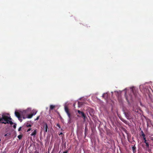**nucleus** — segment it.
I'll list each match as a JSON object with an SVG mask.
<instances>
[{
    "label": "nucleus",
    "instance_id": "4be33fe9",
    "mask_svg": "<svg viewBox=\"0 0 153 153\" xmlns=\"http://www.w3.org/2000/svg\"><path fill=\"white\" fill-rule=\"evenodd\" d=\"M31 129V128H29L27 131V132H28L30 131Z\"/></svg>",
    "mask_w": 153,
    "mask_h": 153
},
{
    "label": "nucleus",
    "instance_id": "1a4fd4ad",
    "mask_svg": "<svg viewBox=\"0 0 153 153\" xmlns=\"http://www.w3.org/2000/svg\"><path fill=\"white\" fill-rule=\"evenodd\" d=\"M146 144V150L148 149H149V142H147V141L146 142L144 143Z\"/></svg>",
    "mask_w": 153,
    "mask_h": 153
},
{
    "label": "nucleus",
    "instance_id": "ddd939ff",
    "mask_svg": "<svg viewBox=\"0 0 153 153\" xmlns=\"http://www.w3.org/2000/svg\"><path fill=\"white\" fill-rule=\"evenodd\" d=\"M55 107L54 105H51L50 106V110H51L53 109Z\"/></svg>",
    "mask_w": 153,
    "mask_h": 153
},
{
    "label": "nucleus",
    "instance_id": "b1692460",
    "mask_svg": "<svg viewBox=\"0 0 153 153\" xmlns=\"http://www.w3.org/2000/svg\"><path fill=\"white\" fill-rule=\"evenodd\" d=\"M13 127L14 128H15L16 127V124H14L13 126Z\"/></svg>",
    "mask_w": 153,
    "mask_h": 153
},
{
    "label": "nucleus",
    "instance_id": "7ed1b4c3",
    "mask_svg": "<svg viewBox=\"0 0 153 153\" xmlns=\"http://www.w3.org/2000/svg\"><path fill=\"white\" fill-rule=\"evenodd\" d=\"M131 91L134 97L135 98L137 97L138 94V93L137 89L134 87L131 88Z\"/></svg>",
    "mask_w": 153,
    "mask_h": 153
},
{
    "label": "nucleus",
    "instance_id": "412c9836",
    "mask_svg": "<svg viewBox=\"0 0 153 153\" xmlns=\"http://www.w3.org/2000/svg\"><path fill=\"white\" fill-rule=\"evenodd\" d=\"M22 127H20L18 129V131H21V130H22Z\"/></svg>",
    "mask_w": 153,
    "mask_h": 153
},
{
    "label": "nucleus",
    "instance_id": "20e7f679",
    "mask_svg": "<svg viewBox=\"0 0 153 153\" xmlns=\"http://www.w3.org/2000/svg\"><path fill=\"white\" fill-rule=\"evenodd\" d=\"M43 127L44 128V134H46L48 131V126L46 123H43Z\"/></svg>",
    "mask_w": 153,
    "mask_h": 153
},
{
    "label": "nucleus",
    "instance_id": "39448f33",
    "mask_svg": "<svg viewBox=\"0 0 153 153\" xmlns=\"http://www.w3.org/2000/svg\"><path fill=\"white\" fill-rule=\"evenodd\" d=\"M126 99L127 101L129 102V101L132 100L133 99V97L131 95H129L128 96H126Z\"/></svg>",
    "mask_w": 153,
    "mask_h": 153
},
{
    "label": "nucleus",
    "instance_id": "4468645a",
    "mask_svg": "<svg viewBox=\"0 0 153 153\" xmlns=\"http://www.w3.org/2000/svg\"><path fill=\"white\" fill-rule=\"evenodd\" d=\"M33 115V114H29L28 115L27 118H31L32 117Z\"/></svg>",
    "mask_w": 153,
    "mask_h": 153
},
{
    "label": "nucleus",
    "instance_id": "a878e982",
    "mask_svg": "<svg viewBox=\"0 0 153 153\" xmlns=\"http://www.w3.org/2000/svg\"><path fill=\"white\" fill-rule=\"evenodd\" d=\"M144 134V133H143V131H141V134Z\"/></svg>",
    "mask_w": 153,
    "mask_h": 153
},
{
    "label": "nucleus",
    "instance_id": "f257e3e1",
    "mask_svg": "<svg viewBox=\"0 0 153 153\" xmlns=\"http://www.w3.org/2000/svg\"><path fill=\"white\" fill-rule=\"evenodd\" d=\"M27 111L26 110L23 111H20L18 112L16 111L15 112V114L16 116L18 118L19 120L21 122L22 120V119L23 117L24 119L25 118L24 116L26 113Z\"/></svg>",
    "mask_w": 153,
    "mask_h": 153
},
{
    "label": "nucleus",
    "instance_id": "0eeeda50",
    "mask_svg": "<svg viewBox=\"0 0 153 153\" xmlns=\"http://www.w3.org/2000/svg\"><path fill=\"white\" fill-rule=\"evenodd\" d=\"M125 115L126 117L128 119H131V117L130 116L129 114L128 113H125Z\"/></svg>",
    "mask_w": 153,
    "mask_h": 153
},
{
    "label": "nucleus",
    "instance_id": "c85d7f7f",
    "mask_svg": "<svg viewBox=\"0 0 153 153\" xmlns=\"http://www.w3.org/2000/svg\"><path fill=\"white\" fill-rule=\"evenodd\" d=\"M132 139H134V137H132Z\"/></svg>",
    "mask_w": 153,
    "mask_h": 153
},
{
    "label": "nucleus",
    "instance_id": "6ab92c4d",
    "mask_svg": "<svg viewBox=\"0 0 153 153\" xmlns=\"http://www.w3.org/2000/svg\"><path fill=\"white\" fill-rule=\"evenodd\" d=\"M37 111L33 112L32 114H33V115H35Z\"/></svg>",
    "mask_w": 153,
    "mask_h": 153
},
{
    "label": "nucleus",
    "instance_id": "f3484780",
    "mask_svg": "<svg viewBox=\"0 0 153 153\" xmlns=\"http://www.w3.org/2000/svg\"><path fill=\"white\" fill-rule=\"evenodd\" d=\"M143 140H144V143L146 142H147V140H146V137L143 138Z\"/></svg>",
    "mask_w": 153,
    "mask_h": 153
},
{
    "label": "nucleus",
    "instance_id": "aec40b11",
    "mask_svg": "<svg viewBox=\"0 0 153 153\" xmlns=\"http://www.w3.org/2000/svg\"><path fill=\"white\" fill-rule=\"evenodd\" d=\"M141 135L143 137V138L145 137V135L144 134H142Z\"/></svg>",
    "mask_w": 153,
    "mask_h": 153
},
{
    "label": "nucleus",
    "instance_id": "9b49d317",
    "mask_svg": "<svg viewBox=\"0 0 153 153\" xmlns=\"http://www.w3.org/2000/svg\"><path fill=\"white\" fill-rule=\"evenodd\" d=\"M132 149L134 153H135L136 152V148L135 146H133L132 147Z\"/></svg>",
    "mask_w": 153,
    "mask_h": 153
},
{
    "label": "nucleus",
    "instance_id": "a211bd4d",
    "mask_svg": "<svg viewBox=\"0 0 153 153\" xmlns=\"http://www.w3.org/2000/svg\"><path fill=\"white\" fill-rule=\"evenodd\" d=\"M56 126L58 127L59 128H61V127H60V125L58 123L56 124Z\"/></svg>",
    "mask_w": 153,
    "mask_h": 153
},
{
    "label": "nucleus",
    "instance_id": "9d476101",
    "mask_svg": "<svg viewBox=\"0 0 153 153\" xmlns=\"http://www.w3.org/2000/svg\"><path fill=\"white\" fill-rule=\"evenodd\" d=\"M102 97L105 99H106L107 98L108 94L107 93L103 94L102 95Z\"/></svg>",
    "mask_w": 153,
    "mask_h": 153
},
{
    "label": "nucleus",
    "instance_id": "423d86ee",
    "mask_svg": "<svg viewBox=\"0 0 153 153\" xmlns=\"http://www.w3.org/2000/svg\"><path fill=\"white\" fill-rule=\"evenodd\" d=\"M77 112L79 114L81 115L82 116V117H83L84 119H85L86 116L85 114L83 112L79 110H78L77 111Z\"/></svg>",
    "mask_w": 153,
    "mask_h": 153
},
{
    "label": "nucleus",
    "instance_id": "f8f14e48",
    "mask_svg": "<svg viewBox=\"0 0 153 153\" xmlns=\"http://www.w3.org/2000/svg\"><path fill=\"white\" fill-rule=\"evenodd\" d=\"M26 126L27 127H31L32 125L29 123L28 122H27L26 124Z\"/></svg>",
    "mask_w": 153,
    "mask_h": 153
},
{
    "label": "nucleus",
    "instance_id": "393cba45",
    "mask_svg": "<svg viewBox=\"0 0 153 153\" xmlns=\"http://www.w3.org/2000/svg\"><path fill=\"white\" fill-rule=\"evenodd\" d=\"M34 153H39V152L36 150L34 152Z\"/></svg>",
    "mask_w": 153,
    "mask_h": 153
},
{
    "label": "nucleus",
    "instance_id": "2eb2a0df",
    "mask_svg": "<svg viewBox=\"0 0 153 153\" xmlns=\"http://www.w3.org/2000/svg\"><path fill=\"white\" fill-rule=\"evenodd\" d=\"M22 137V135H20L18 136V137L19 139H21Z\"/></svg>",
    "mask_w": 153,
    "mask_h": 153
},
{
    "label": "nucleus",
    "instance_id": "cd10ccee",
    "mask_svg": "<svg viewBox=\"0 0 153 153\" xmlns=\"http://www.w3.org/2000/svg\"><path fill=\"white\" fill-rule=\"evenodd\" d=\"M62 134V132H61V133H60L59 134V135H60V134Z\"/></svg>",
    "mask_w": 153,
    "mask_h": 153
},
{
    "label": "nucleus",
    "instance_id": "5701e85b",
    "mask_svg": "<svg viewBox=\"0 0 153 153\" xmlns=\"http://www.w3.org/2000/svg\"><path fill=\"white\" fill-rule=\"evenodd\" d=\"M39 116H38L35 120H38L39 119Z\"/></svg>",
    "mask_w": 153,
    "mask_h": 153
},
{
    "label": "nucleus",
    "instance_id": "6e6552de",
    "mask_svg": "<svg viewBox=\"0 0 153 153\" xmlns=\"http://www.w3.org/2000/svg\"><path fill=\"white\" fill-rule=\"evenodd\" d=\"M37 133L36 129L30 135L31 136H33L34 137L35 136Z\"/></svg>",
    "mask_w": 153,
    "mask_h": 153
},
{
    "label": "nucleus",
    "instance_id": "f03ea898",
    "mask_svg": "<svg viewBox=\"0 0 153 153\" xmlns=\"http://www.w3.org/2000/svg\"><path fill=\"white\" fill-rule=\"evenodd\" d=\"M64 109L68 117V122L69 123H71L72 122V117L69 109L67 106L65 105V106Z\"/></svg>",
    "mask_w": 153,
    "mask_h": 153
},
{
    "label": "nucleus",
    "instance_id": "c756f323",
    "mask_svg": "<svg viewBox=\"0 0 153 153\" xmlns=\"http://www.w3.org/2000/svg\"><path fill=\"white\" fill-rule=\"evenodd\" d=\"M78 117H79V116L78 115H77Z\"/></svg>",
    "mask_w": 153,
    "mask_h": 153
},
{
    "label": "nucleus",
    "instance_id": "bb28decb",
    "mask_svg": "<svg viewBox=\"0 0 153 153\" xmlns=\"http://www.w3.org/2000/svg\"><path fill=\"white\" fill-rule=\"evenodd\" d=\"M63 153H67V151L64 152Z\"/></svg>",
    "mask_w": 153,
    "mask_h": 153
},
{
    "label": "nucleus",
    "instance_id": "dca6fc26",
    "mask_svg": "<svg viewBox=\"0 0 153 153\" xmlns=\"http://www.w3.org/2000/svg\"><path fill=\"white\" fill-rule=\"evenodd\" d=\"M10 134L9 133H7L6 134H5L4 136H10Z\"/></svg>",
    "mask_w": 153,
    "mask_h": 153
}]
</instances>
